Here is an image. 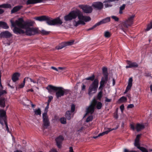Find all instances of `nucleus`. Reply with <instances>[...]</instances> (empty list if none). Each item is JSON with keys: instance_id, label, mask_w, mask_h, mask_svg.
I'll use <instances>...</instances> for the list:
<instances>
[{"instance_id": "nucleus-1", "label": "nucleus", "mask_w": 152, "mask_h": 152, "mask_svg": "<svg viewBox=\"0 0 152 152\" xmlns=\"http://www.w3.org/2000/svg\"><path fill=\"white\" fill-rule=\"evenodd\" d=\"M12 26L14 27L13 32L16 34H25L27 35L31 36L40 33L38 28L31 26L34 22L32 21L24 22L22 18H19L14 22L10 20Z\"/></svg>"}, {"instance_id": "nucleus-2", "label": "nucleus", "mask_w": 152, "mask_h": 152, "mask_svg": "<svg viewBox=\"0 0 152 152\" xmlns=\"http://www.w3.org/2000/svg\"><path fill=\"white\" fill-rule=\"evenodd\" d=\"M77 17L79 20L77 21L75 20L74 23H73L74 26L75 27L80 24L84 25L85 24V22H88L91 20L90 17L84 16L80 11L76 10L71 11L67 15V20L75 19Z\"/></svg>"}, {"instance_id": "nucleus-3", "label": "nucleus", "mask_w": 152, "mask_h": 152, "mask_svg": "<svg viewBox=\"0 0 152 152\" xmlns=\"http://www.w3.org/2000/svg\"><path fill=\"white\" fill-rule=\"evenodd\" d=\"M35 19L36 20L41 21L45 20L46 23L49 25L61 24L62 23V21L59 18L54 19H52L50 17L44 16L35 18Z\"/></svg>"}, {"instance_id": "nucleus-4", "label": "nucleus", "mask_w": 152, "mask_h": 152, "mask_svg": "<svg viewBox=\"0 0 152 152\" xmlns=\"http://www.w3.org/2000/svg\"><path fill=\"white\" fill-rule=\"evenodd\" d=\"M134 17V15H132L129 17L127 20L122 22L119 24L118 26L120 29L125 32L129 27L131 26L133 24Z\"/></svg>"}, {"instance_id": "nucleus-5", "label": "nucleus", "mask_w": 152, "mask_h": 152, "mask_svg": "<svg viewBox=\"0 0 152 152\" xmlns=\"http://www.w3.org/2000/svg\"><path fill=\"white\" fill-rule=\"evenodd\" d=\"M134 17V15H132L129 17L127 20L122 22L119 24L118 26L120 29L125 32L129 27L131 26L133 24Z\"/></svg>"}, {"instance_id": "nucleus-6", "label": "nucleus", "mask_w": 152, "mask_h": 152, "mask_svg": "<svg viewBox=\"0 0 152 152\" xmlns=\"http://www.w3.org/2000/svg\"><path fill=\"white\" fill-rule=\"evenodd\" d=\"M46 88L50 94H51L52 92V90L56 91V96L57 98L64 95V91L63 88L62 87H56L50 85L48 86Z\"/></svg>"}, {"instance_id": "nucleus-7", "label": "nucleus", "mask_w": 152, "mask_h": 152, "mask_svg": "<svg viewBox=\"0 0 152 152\" xmlns=\"http://www.w3.org/2000/svg\"><path fill=\"white\" fill-rule=\"evenodd\" d=\"M98 84L99 81L98 80L95 79L89 87L88 94L89 96L92 95L96 92L98 87Z\"/></svg>"}, {"instance_id": "nucleus-8", "label": "nucleus", "mask_w": 152, "mask_h": 152, "mask_svg": "<svg viewBox=\"0 0 152 152\" xmlns=\"http://www.w3.org/2000/svg\"><path fill=\"white\" fill-rule=\"evenodd\" d=\"M96 99L94 98L92 101L90 105L87 108V113H90L92 114L94 112L95 107L96 104Z\"/></svg>"}, {"instance_id": "nucleus-9", "label": "nucleus", "mask_w": 152, "mask_h": 152, "mask_svg": "<svg viewBox=\"0 0 152 152\" xmlns=\"http://www.w3.org/2000/svg\"><path fill=\"white\" fill-rule=\"evenodd\" d=\"M79 7L85 13H89L92 12L93 9L91 6L87 5H80Z\"/></svg>"}, {"instance_id": "nucleus-10", "label": "nucleus", "mask_w": 152, "mask_h": 152, "mask_svg": "<svg viewBox=\"0 0 152 152\" xmlns=\"http://www.w3.org/2000/svg\"><path fill=\"white\" fill-rule=\"evenodd\" d=\"M92 6L95 10H101L103 8L104 5L101 2H96L93 3Z\"/></svg>"}, {"instance_id": "nucleus-11", "label": "nucleus", "mask_w": 152, "mask_h": 152, "mask_svg": "<svg viewBox=\"0 0 152 152\" xmlns=\"http://www.w3.org/2000/svg\"><path fill=\"white\" fill-rule=\"evenodd\" d=\"M42 118L44 125L46 128H47L49 126L50 123L46 113H44L42 114Z\"/></svg>"}, {"instance_id": "nucleus-12", "label": "nucleus", "mask_w": 152, "mask_h": 152, "mask_svg": "<svg viewBox=\"0 0 152 152\" xmlns=\"http://www.w3.org/2000/svg\"><path fill=\"white\" fill-rule=\"evenodd\" d=\"M6 112L3 110H0V123L4 125V122L6 121L5 115Z\"/></svg>"}, {"instance_id": "nucleus-13", "label": "nucleus", "mask_w": 152, "mask_h": 152, "mask_svg": "<svg viewBox=\"0 0 152 152\" xmlns=\"http://www.w3.org/2000/svg\"><path fill=\"white\" fill-rule=\"evenodd\" d=\"M75 105L72 104L71 105V111H67V119L69 120L71 117H72L73 116V114L72 113L75 110Z\"/></svg>"}, {"instance_id": "nucleus-14", "label": "nucleus", "mask_w": 152, "mask_h": 152, "mask_svg": "<svg viewBox=\"0 0 152 152\" xmlns=\"http://www.w3.org/2000/svg\"><path fill=\"white\" fill-rule=\"evenodd\" d=\"M63 140L64 137L62 136H59L56 139L57 145L58 148H61V143Z\"/></svg>"}, {"instance_id": "nucleus-15", "label": "nucleus", "mask_w": 152, "mask_h": 152, "mask_svg": "<svg viewBox=\"0 0 152 152\" xmlns=\"http://www.w3.org/2000/svg\"><path fill=\"white\" fill-rule=\"evenodd\" d=\"M132 77H130L129 80L128 85L126 87V89L124 93H126L131 88L132 86Z\"/></svg>"}, {"instance_id": "nucleus-16", "label": "nucleus", "mask_w": 152, "mask_h": 152, "mask_svg": "<svg viewBox=\"0 0 152 152\" xmlns=\"http://www.w3.org/2000/svg\"><path fill=\"white\" fill-rule=\"evenodd\" d=\"M12 36L11 33L8 31H5L1 32L0 34V36L1 37L7 38L10 37Z\"/></svg>"}, {"instance_id": "nucleus-17", "label": "nucleus", "mask_w": 152, "mask_h": 152, "mask_svg": "<svg viewBox=\"0 0 152 152\" xmlns=\"http://www.w3.org/2000/svg\"><path fill=\"white\" fill-rule=\"evenodd\" d=\"M110 18L109 17H107L104 19L102 20H101L99 22H98L97 23L98 25L99 26L101 24L106 23H107L109 22H110Z\"/></svg>"}, {"instance_id": "nucleus-18", "label": "nucleus", "mask_w": 152, "mask_h": 152, "mask_svg": "<svg viewBox=\"0 0 152 152\" xmlns=\"http://www.w3.org/2000/svg\"><path fill=\"white\" fill-rule=\"evenodd\" d=\"M119 0H105L103 2V3H105L104 4L105 7L106 8L112 6V5L110 4V2L115 1Z\"/></svg>"}, {"instance_id": "nucleus-19", "label": "nucleus", "mask_w": 152, "mask_h": 152, "mask_svg": "<svg viewBox=\"0 0 152 152\" xmlns=\"http://www.w3.org/2000/svg\"><path fill=\"white\" fill-rule=\"evenodd\" d=\"M118 128V126H117V127L115 128H113V129L109 128V129H108V130H107V131L104 132L102 133L99 134L98 135V136L100 137L101 136H103V135H104L105 134H107L110 131H113V130H116Z\"/></svg>"}, {"instance_id": "nucleus-20", "label": "nucleus", "mask_w": 152, "mask_h": 152, "mask_svg": "<svg viewBox=\"0 0 152 152\" xmlns=\"http://www.w3.org/2000/svg\"><path fill=\"white\" fill-rule=\"evenodd\" d=\"M20 76V74L16 72L14 74L12 77V79L13 81L14 82H15L18 80Z\"/></svg>"}, {"instance_id": "nucleus-21", "label": "nucleus", "mask_w": 152, "mask_h": 152, "mask_svg": "<svg viewBox=\"0 0 152 152\" xmlns=\"http://www.w3.org/2000/svg\"><path fill=\"white\" fill-rule=\"evenodd\" d=\"M102 73L104 76L105 77L106 80H107L108 79V73L107 72V69L105 67H104L102 69Z\"/></svg>"}, {"instance_id": "nucleus-22", "label": "nucleus", "mask_w": 152, "mask_h": 152, "mask_svg": "<svg viewBox=\"0 0 152 152\" xmlns=\"http://www.w3.org/2000/svg\"><path fill=\"white\" fill-rule=\"evenodd\" d=\"M145 128V126L142 124H136V129L137 132H139Z\"/></svg>"}, {"instance_id": "nucleus-23", "label": "nucleus", "mask_w": 152, "mask_h": 152, "mask_svg": "<svg viewBox=\"0 0 152 152\" xmlns=\"http://www.w3.org/2000/svg\"><path fill=\"white\" fill-rule=\"evenodd\" d=\"M22 6L20 5H18L14 7L11 11L12 14L17 12L22 7Z\"/></svg>"}, {"instance_id": "nucleus-24", "label": "nucleus", "mask_w": 152, "mask_h": 152, "mask_svg": "<svg viewBox=\"0 0 152 152\" xmlns=\"http://www.w3.org/2000/svg\"><path fill=\"white\" fill-rule=\"evenodd\" d=\"M126 63L128 65H130L131 68L132 67L136 68L138 66V64L136 62H132L129 61H127Z\"/></svg>"}, {"instance_id": "nucleus-25", "label": "nucleus", "mask_w": 152, "mask_h": 152, "mask_svg": "<svg viewBox=\"0 0 152 152\" xmlns=\"http://www.w3.org/2000/svg\"><path fill=\"white\" fill-rule=\"evenodd\" d=\"M108 80V79L106 80L105 77H102V78L100 82V86L99 88H101L104 86V84L106 83Z\"/></svg>"}, {"instance_id": "nucleus-26", "label": "nucleus", "mask_w": 152, "mask_h": 152, "mask_svg": "<svg viewBox=\"0 0 152 152\" xmlns=\"http://www.w3.org/2000/svg\"><path fill=\"white\" fill-rule=\"evenodd\" d=\"M5 99L3 97L0 98V106L2 107H4L5 106Z\"/></svg>"}, {"instance_id": "nucleus-27", "label": "nucleus", "mask_w": 152, "mask_h": 152, "mask_svg": "<svg viewBox=\"0 0 152 152\" xmlns=\"http://www.w3.org/2000/svg\"><path fill=\"white\" fill-rule=\"evenodd\" d=\"M66 45V42H62L56 47V48L57 50L61 49Z\"/></svg>"}, {"instance_id": "nucleus-28", "label": "nucleus", "mask_w": 152, "mask_h": 152, "mask_svg": "<svg viewBox=\"0 0 152 152\" xmlns=\"http://www.w3.org/2000/svg\"><path fill=\"white\" fill-rule=\"evenodd\" d=\"M0 26L5 29H7L9 28L7 24L3 22H0Z\"/></svg>"}, {"instance_id": "nucleus-29", "label": "nucleus", "mask_w": 152, "mask_h": 152, "mask_svg": "<svg viewBox=\"0 0 152 152\" xmlns=\"http://www.w3.org/2000/svg\"><path fill=\"white\" fill-rule=\"evenodd\" d=\"M0 8H11V5L9 4H3L0 5Z\"/></svg>"}, {"instance_id": "nucleus-30", "label": "nucleus", "mask_w": 152, "mask_h": 152, "mask_svg": "<svg viewBox=\"0 0 152 152\" xmlns=\"http://www.w3.org/2000/svg\"><path fill=\"white\" fill-rule=\"evenodd\" d=\"M97 102L96 104V108L98 110L100 109L102 107V104L100 102H98L96 100Z\"/></svg>"}, {"instance_id": "nucleus-31", "label": "nucleus", "mask_w": 152, "mask_h": 152, "mask_svg": "<svg viewBox=\"0 0 152 152\" xmlns=\"http://www.w3.org/2000/svg\"><path fill=\"white\" fill-rule=\"evenodd\" d=\"M111 33L109 31H106L104 33V37L106 38H109L111 36Z\"/></svg>"}, {"instance_id": "nucleus-32", "label": "nucleus", "mask_w": 152, "mask_h": 152, "mask_svg": "<svg viewBox=\"0 0 152 152\" xmlns=\"http://www.w3.org/2000/svg\"><path fill=\"white\" fill-rule=\"evenodd\" d=\"M58 69L60 70V72L63 73L66 71V68L64 67H59Z\"/></svg>"}, {"instance_id": "nucleus-33", "label": "nucleus", "mask_w": 152, "mask_h": 152, "mask_svg": "<svg viewBox=\"0 0 152 152\" xmlns=\"http://www.w3.org/2000/svg\"><path fill=\"white\" fill-rule=\"evenodd\" d=\"M27 80H29V81H30L31 82H32L35 85V86H37L38 85V81H36L35 80H33L31 78H27Z\"/></svg>"}, {"instance_id": "nucleus-34", "label": "nucleus", "mask_w": 152, "mask_h": 152, "mask_svg": "<svg viewBox=\"0 0 152 152\" xmlns=\"http://www.w3.org/2000/svg\"><path fill=\"white\" fill-rule=\"evenodd\" d=\"M34 112L35 114L37 115H41V110L39 108L34 110Z\"/></svg>"}, {"instance_id": "nucleus-35", "label": "nucleus", "mask_w": 152, "mask_h": 152, "mask_svg": "<svg viewBox=\"0 0 152 152\" xmlns=\"http://www.w3.org/2000/svg\"><path fill=\"white\" fill-rule=\"evenodd\" d=\"M95 78V76L94 75H93L92 76L90 77H88L86 78H85L83 80V81L84 80H90L91 81H93V80H94Z\"/></svg>"}, {"instance_id": "nucleus-36", "label": "nucleus", "mask_w": 152, "mask_h": 152, "mask_svg": "<svg viewBox=\"0 0 152 152\" xmlns=\"http://www.w3.org/2000/svg\"><path fill=\"white\" fill-rule=\"evenodd\" d=\"M152 28V21L150 23L148 24L146 28L145 29V31H148Z\"/></svg>"}, {"instance_id": "nucleus-37", "label": "nucleus", "mask_w": 152, "mask_h": 152, "mask_svg": "<svg viewBox=\"0 0 152 152\" xmlns=\"http://www.w3.org/2000/svg\"><path fill=\"white\" fill-rule=\"evenodd\" d=\"M138 148L142 152H148V150L145 148L140 147H138Z\"/></svg>"}, {"instance_id": "nucleus-38", "label": "nucleus", "mask_w": 152, "mask_h": 152, "mask_svg": "<svg viewBox=\"0 0 152 152\" xmlns=\"http://www.w3.org/2000/svg\"><path fill=\"white\" fill-rule=\"evenodd\" d=\"M102 91H100L98 94L97 98L98 99L100 100L102 97Z\"/></svg>"}, {"instance_id": "nucleus-39", "label": "nucleus", "mask_w": 152, "mask_h": 152, "mask_svg": "<svg viewBox=\"0 0 152 152\" xmlns=\"http://www.w3.org/2000/svg\"><path fill=\"white\" fill-rule=\"evenodd\" d=\"M24 84L23 83H22L18 85H17L16 86V90H18V89H19L20 88H23L24 86Z\"/></svg>"}, {"instance_id": "nucleus-40", "label": "nucleus", "mask_w": 152, "mask_h": 152, "mask_svg": "<svg viewBox=\"0 0 152 152\" xmlns=\"http://www.w3.org/2000/svg\"><path fill=\"white\" fill-rule=\"evenodd\" d=\"M61 122L62 124H65L66 123V118L64 117H62L60 118Z\"/></svg>"}, {"instance_id": "nucleus-41", "label": "nucleus", "mask_w": 152, "mask_h": 152, "mask_svg": "<svg viewBox=\"0 0 152 152\" xmlns=\"http://www.w3.org/2000/svg\"><path fill=\"white\" fill-rule=\"evenodd\" d=\"M74 40H72L70 41L67 42V46H70L72 45L74 42Z\"/></svg>"}, {"instance_id": "nucleus-42", "label": "nucleus", "mask_w": 152, "mask_h": 152, "mask_svg": "<svg viewBox=\"0 0 152 152\" xmlns=\"http://www.w3.org/2000/svg\"><path fill=\"white\" fill-rule=\"evenodd\" d=\"M93 119V116H90L87 118L86 120V121L87 122H88L92 121Z\"/></svg>"}, {"instance_id": "nucleus-43", "label": "nucleus", "mask_w": 152, "mask_h": 152, "mask_svg": "<svg viewBox=\"0 0 152 152\" xmlns=\"http://www.w3.org/2000/svg\"><path fill=\"white\" fill-rule=\"evenodd\" d=\"M126 100L127 99L126 97L124 96H122L119 99V100L121 102H122L124 101H126Z\"/></svg>"}, {"instance_id": "nucleus-44", "label": "nucleus", "mask_w": 152, "mask_h": 152, "mask_svg": "<svg viewBox=\"0 0 152 152\" xmlns=\"http://www.w3.org/2000/svg\"><path fill=\"white\" fill-rule=\"evenodd\" d=\"M0 87H1L0 86ZM3 88V87H2V88H1V87L0 88V90L2 89ZM6 93V91L5 90H0V97L3 94H5Z\"/></svg>"}, {"instance_id": "nucleus-45", "label": "nucleus", "mask_w": 152, "mask_h": 152, "mask_svg": "<svg viewBox=\"0 0 152 152\" xmlns=\"http://www.w3.org/2000/svg\"><path fill=\"white\" fill-rule=\"evenodd\" d=\"M41 34H42L43 35H47V34H48L49 33V32L46 31L44 30H42L41 31Z\"/></svg>"}, {"instance_id": "nucleus-46", "label": "nucleus", "mask_w": 152, "mask_h": 152, "mask_svg": "<svg viewBox=\"0 0 152 152\" xmlns=\"http://www.w3.org/2000/svg\"><path fill=\"white\" fill-rule=\"evenodd\" d=\"M134 145L135 146L137 147V148H138V147H140V146L139 142L138 141H134Z\"/></svg>"}, {"instance_id": "nucleus-47", "label": "nucleus", "mask_w": 152, "mask_h": 152, "mask_svg": "<svg viewBox=\"0 0 152 152\" xmlns=\"http://www.w3.org/2000/svg\"><path fill=\"white\" fill-rule=\"evenodd\" d=\"M97 26H98V25L97 23H96L95 25H94L91 28H89L88 29H87V31H89L90 30H91L93 29H94V28H96Z\"/></svg>"}, {"instance_id": "nucleus-48", "label": "nucleus", "mask_w": 152, "mask_h": 152, "mask_svg": "<svg viewBox=\"0 0 152 152\" xmlns=\"http://www.w3.org/2000/svg\"><path fill=\"white\" fill-rule=\"evenodd\" d=\"M111 18L116 21H118L119 20V18L116 16H112Z\"/></svg>"}, {"instance_id": "nucleus-49", "label": "nucleus", "mask_w": 152, "mask_h": 152, "mask_svg": "<svg viewBox=\"0 0 152 152\" xmlns=\"http://www.w3.org/2000/svg\"><path fill=\"white\" fill-rule=\"evenodd\" d=\"M48 98H49L48 100V102H47V103H48V104H49L50 102H51V100L53 99V97L52 96H49L48 97Z\"/></svg>"}, {"instance_id": "nucleus-50", "label": "nucleus", "mask_w": 152, "mask_h": 152, "mask_svg": "<svg viewBox=\"0 0 152 152\" xmlns=\"http://www.w3.org/2000/svg\"><path fill=\"white\" fill-rule=\"evenodd\" d=\"M51 68L57 72H60V70L58 69V68H57L54 66H51Z\"/></svg>"}, {"instance_id": "nucleus-51", "label": "nucleus", "mask_w": 152, "mask_h": 152, "mask_svg": "<svg viewBox=\"0 0 152 152\" xmlns=\"http://www.w3.org/2000/svg\"><path fill=\"white\" fill-rule=\"evenodd\" d=\"M141 135V134H138L137 135L136 137L135 140V141L139 142L140 138Z\"/></svg>"}, {"instance_id": "nucleus-52", "label": "nucleus", "mask_w": 152, "mask_h": 152, "mask_svg": "<svg viewBox=\"0 0 152 152\" xmlns=\"http://www.w3.org/2000/svg\"><path fill=\"white\" fill-rule=\"evenodd\" d=\"M4 124L6 126V130L8 132H9V130L8 127L7 125V121H5L4 122Z\"/></svg>"}, {"instance_id": "nucleus-53", "label": "nucleus", "mask_w": 152, "mask_h": 152, "mask_svg": "<svg viewBox=\"0 0 152 152\" xmlns=\"http://www.w3.org/2000/svg\"><path fill=\"white\" fill-rule=\"evenodd\" d=\"M125 4H123L122 6L120 7V10H123L125 9Z\"/></svg>"}, {"instance_id": "nucleus-54", "label": "nucleus", "mask_w": 152, "mask_h": 152, "mask_svg": "<svg viewBox=\"0 0 152 152\" xmlns=\"http://www.w3.org/2000/svg\"><path fill=\"white\" fill-rule=\"evenodd\" d=\"M7 39H4L3 40V42L4 44H5L6 45H10V43H9L7 42V43H5V41L6 40H7Z\"/></svg>"}, {"instance_id": "nucleus-55", "label": "nucleus", "mask_w": 152, "mask_h": 152, "mask_svg": "<svg viewBox=\"0 0 152 152\" xmlns=\"http://www.w3.org/2000/svg\"><path fill=\"white\" fill-rule=\"evenodd\" d=\"M134 107V105L132 104L128 105L127 107V108H131Z\"/></svg>"}, {"instance_id": "nucleus-56", "label": "nucleus", "mask_w": 152, "mask_h": 152, "mask_svg": "<svg viewBox=\"0 0 152 152\" xmlns=\"http://www.w3.org/2000/svg\"><path fill=\"white\" fill-rule=\"evenodd\" d=\"M120 108L122 113H123L124 110V104H122L120 107Z\"/></svg>"}, {"instance_id": "nucleus-57", "label": "nucleus", "mask_w": 152, "mask_h": 152, "mask_svg": "<svg viewBox=\"0 0 152 152\" xmlns=\"http://www.w3.org/2000/svg\"><path fill=\"white\" fill-rule=\"evenodd\" d=\"M49 104H48V103H47V105L45 109V113H47V112L48 111V110L49 108Z\"/></svg>"}, {"instance_id": "nucleus-58", "label": "nucleus", "mask_w": 152, "mask_h": 152, "mask_svg": "<svg viewBox=\"0 0 152 152\" xmlns=\"http://www.w3.org/2000/svg\"><path fill=\"white\" fill-rule=\"evenodd\" d=\"M105 101L106 102H110L111 101L112 99H109L107 97H106L105 99Z\"/></svg>"}, {"instance_id": "nucleus-59", "label": "nucleus", "mask_w": 152, "mask_h": 152, "mask_svg": "<svg viewBox=\"0 0 152 152\" xmlns=\"http://www.w3.org/2000/svg\"><path fill=\"white\" fill-rule=\"evenodd\" d=\"M27 78H29L28 77H25L24 79L23 80V82L22 83H23V84H24V85H25V81H26V80L27 81H29V80H27Z\"/></svg>"}, {"instance_id": "nucleus-60", "label": "nucleus", "mask_w": 152, "mask_h": 152, "mask_svg": "<svg viewBox=\"0 0 152 152\" xmlns=\"http://www.w3.org/2000/svg\"><path fill=\"white\" fill-rule=\"evenodd\" d=\"M49 152H58L57 150L55 149H51L49 151Z\"/></svg>"}, {"instance_id": "nucleus-61", "label": "nucleus", "mask_w": 152, "mask_h": 152, "mask_svg": "<svg viewBox=\"0 0 152 152\" xmlns=\"http://www.w3.org/2000/svg\"><path fill=\"white\" fill-rule=\"evenodd\" d=\"M69 152H74L73 151V149L72 147H70L69 148Z\"/></svg>"}, {"instance_id": "nucleus-62", "label": "nucleus", "mask_w": 152, "mask_h": 152, "mask_svg": "<svg viewBox=\"0 0 152 152\" xmlns=\"http://www.w3.org/2000/svg\"><path fill=\"white\" fill-rule=\"evenodd\" d=\"M124 152H137L136 151H129L128 150L125 149L124 150Z\"/></svg>"}, {"instance_id": "nucleus-63", "label": "nucleus", "mask_w": 152, "mask_h": 152, "mask_svg": "<svg viewBox=\"0 0 152 152\" xmlns=\"http://www.w3.org/2000/svg\"><path fill=\"white\" fill-rule=\"evenodd\" d=\"M83 128V127H81L79 129H78L77 130V131L78 132H81V131H82Z\"/></svg>"}, {"instance_id": "nucleus-64", "label": "nucleus", "mask_w": 152, "mask_h": 152, "mask_svg": "<svg viewBox=\"0 0 152 152\" xmlns=\"http://www.w3.org/2000/svg\"><path fill=\"white\" fill-rule=\"evenodd\" d=\"M130 127L131 129H132L133 130H134L135 129V127L134 126L133 124H131L130 125Z\"/></svg>"}]
</instances>
